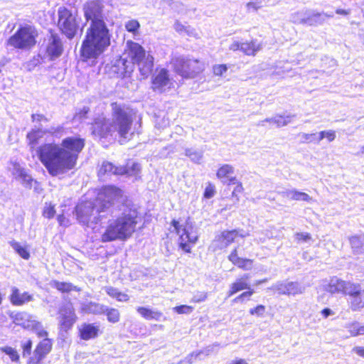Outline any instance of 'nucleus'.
I'll return each mask as SVG.
<instances>
[{
  "instance_id": "nucleus-51",
  "label": "nucleus",
  "mask_w": 364,
  "mask_h": 364,
  "mask_svg": "<svg viewBox=\"0 0 364 364\" xmlns=\"http://www.w3.org/2000/svg\"><path fill=\"white\" fill-rule=\"evenodd\" d=\"M218 346H219V344L217 343L208 346L204 349L197 351L196 353V357H199L201 354H203L205 356H208L214 352L215 348Z\"/></svg>"
},
{
  "instance_id": "nucleus-33",
  "label": "nucleus",
  "mask_w": 364,
  "mask_h": 364,
  "mask_svg": "<svg viewBox=\"0 0 364 364\" xmlns=\"http://www.w3.org/2000/svg\"><path fill=\"white\" fill-rule=\"evenodd\" d=\"M350 306L352 311H355L364 308V291H361L350 299Z\"/></svg>"
},
{
  "instance_id": "nucleus-59",
  "label": "nucleus",
  "mask_w": 364,
  "mask_h": 364,
  "mask_svg": "<svg viewBox=\"0 0 364 364\" xmlns=\"http://www.w3.org/2000/svg\"><path fill=\"white\" fill-rule=\"evenodd\" d=\"M295 240L298 242H308L311 239V236L309 233L296 232L294 235Z\"/></svg>"
},
{
  "instance_id": "nucleus-13",
  "label": "nucleus",
  "mask_w": 364,
  "mask_h": 364,
  "mask_svg": "<svg viewBox=\"0 0 364 364\" xmlns=\"http://www.w3.org/2000/svg\"><path fill=\"white\" fill-rule=\"evenodd\" d=\"M52 341L48 338H43L36 347L33 356L29 358L28 364H41L42 360L51 351Z\"/></svg>"
},
{
  "instance_id": "nucleus-32",
  "label": "nucleus",
  "mask_w": 364,
  "mask_h": 364,
  "mask_svg": "<svg viewBox=\"0 0 364 364\" xmlns=\"http://www.w3.org/2000/svg\"><path fill=\"white\" fill-rule=\"evenodd\" d=\"M122 171H120V175H127L128 176H137L141 171V166L139 164L129 161L125 166H120Z\"/></svg>"
},
{
  "instance_id": "nucleus-25",
  "label": "nucleus",
  "mask_w": 364,
  "mask_h": 364,
  "mask_svg": "<svg viewBox=\"0 0 364 364\" xmlns=\"http://www.w3.org/2000/svg\"><path fill=\"white\" fill-rule=\"evenodd\" d=\"M281 196L294 200L311 201V198L306 193L299 191L296 189H288L280 193Z\"/></svg>"
},
{
  "instance_id": "nucleus-52",
  "label": "nucleus",
  "mask_w": 364,
  "mask_h": 364,
  "mask_svg": "<svg viewBox=\"0 0 364 364\" xmlns=\"http://www.w3.org/2000/svg\"><path fill=\"white\" fill-rule=\"evenodd\" d=\"M140 26L139 23L134 19L130 20L125 24V28L129 32L136 33Z\"/></svg>"
},
{
  "instance_id": "nucleus-12",
  "label": "nucleus",
  "mask_w": 364,
  "mask_h": 364,
  "mask_svg": "<svg viewBox=\"0 0 364 364\" xmlns=\"http://www.w3.org/2000/svg\"><path fill=\"white\" fill-rule=\"evenodd\" d=\"M85 139L79 136H68L63 139L60 145L66 149V152L73 156V164L76 165L78 155L83 149Z\"/></svg>"
},
{
  "instance_id": "nucleus-37",
  "label": "nucleus",
  "mask_w": 364,
  "mask_h": 364,
  "mask_svg": "<svg viewBox=\"0 0 364 364\" xmlns=\"http://www.w3.org/2000/svg\"><path fill=\"white\" fill-rule=\"evenodd\" d=\"M234 171L235 169L232 166L228 164H223L218 168L216 176L218 178L221 180L223 182V181L226 180L231 174H232Z\"/></svg>"
},
{
  "instance_id": "nucleus-16",
  "label": "nucleus",
  "mask_w": 364,
  "mask_h": 364,
  "mask_svg": "<svg viewBox=\"0 0 364 364\" xmlns=\"http://www.w3.org/2000/svg\"><path fill=\"white\" fill-rule=\"evenodd\" d=\"M59 322L62 328L66 330L73 326L75 322L76 316L74 309L70 304H65L59 309Z\"/></svg>"
},
{
  "instance_id": "nucleus-28",
  "label": "nucleus",
  "mask_w": 364,
  "mask_h": 364,
  "mask_svg": "<svg viewBox=\"0 0 364 364\" xmlns=\"http://www.w3.org/2000/svg\"><path fill=\"white\" fill-rule=\"evenodd\" d=\"M122 170L120 166H115L109 161H104L99 170L98 175L100 177H103L106 175H120V171H122Z\"/></svg>"
},
{
  "instance_id": "nucleus-24",
  "label": "nucleus",
  "mask_w": 364,
  "mask_h": 364,
  "mask_svg": "<svg viewBox=\"0 0 364 364\" xmlns=\"http://www.w3.org/2000/svg\"><path fill=\"white\" fill-rule=\"evenodd\" d=\"M300 23H305L311 26L323 25L325 23L324 13L312 11L308 16L302 18Z\"/></svg>"
},
{
  "instance_id": "nucleus-27",
  "label": "nucleus",
  "mask_w": 364,
  "mask_h": 364,
  "mask_svg": "<svg viewBox=\"0 0 364 364\" xmlns=\"http://www.w3.org/2000/svg\"><path fill=\"white\" fill-rule=\"evenodd\" d=\"M349 241L354 254H364V233L352 236Z\"/></svg>"
},
{
  "instance_id": "nucleus-3",
  "label": "nucleus",
  "mask_w": 364,
  "mask_h": 364,
  "mask_svg": "<svg viewBox=\"0 0 364 364\" xmlns=\"http://www.w3.org/2000/svg\"><path fill=\"white\" fill-rule=\"evenodd\" d=\"M115 205L112 207L107 213L117 216L115 220L109 221L106 231L102 234L101 240L103 242H111L117 240H125L129 238L136 230L137 223V211L134 208H129L127 203H124V198L122 196V201H114Z\"/></svg>"
},
{
  "instance_id": "nucleus-20",
  "label": "nucleus",
  "mask_w": 364,
  "mask_h": 364,
  "mask_svg": "<svg viewBox=\"0 0 364 364\" xmlns=\"http://www.w3.org/2000/svg\"><path fill=\"white\" fill-rule=\"evenodd\" d=\"M228 259L237 267L243 270H250L253 261L250 259L242 258L237 255V250L235 248L228 256Z\"/></svg>"
},
{
  "instance_id": "nucleus-50",
  "label": "nucleus",
  "mask_w": 364,
  "mask_h": 364,
  "mask_svg": "<svg viewBox=\"0 0 364 364\" xmlns=\"http://www.w3.org/2000/svg\"><path fill=\"white\" fill-rule=\"evenodd\" d=\"M271 289L277 291L279 294L287 295V291H288V282H277L274 284Z\"/></svg>"
},
{
  "instance_id": "nucleus-44",
  "label": "nucleus",
  "mask_w": 364,
  "mask_h": 364,
  "mask_svg": "<svg viewBox=\"0 0 364 364\" xmlns=\"http://www.w3.org/2000/svg\"><path fill=\"white\" fill-rule=\"evenodd\" d=\"M29 329L33 331L39 338H46L48 336V332L44 330L42 323L36 320L33 322Z\"/></svg>"
},
{
  "instance_id": "nucleus-35",
  "label": "nucleus",
  "mask_w": 364,
  "mask_h": 364,
  "mask_svg": "<svg viewBox=\"0 0 364 364\" xmlns=\"http://www.w3.org/2000/svg\"><path fill=\"white\" fill-rule=\"evenodd\" d=\"M50 285L57 289L58 291L61 292H70L71 291H80L77 287L74 286L71 283L68 282H61L56 280H53L51 282Z\"/></svg>"
},
{
  "instance_id": "nucleus-10",
  "label": "nucleus",
  "mask_w": 364,
  "mask_h": 364,
  "mask_svg": "<svg viewBox=\"0 0 364 364\" xmlns=\"http://www.w3.org/2000/svg\"><path fill=\"white\" fill-rule=\"evenodd\" d=\"M175 71L186 78H193L196 74L200 73L204 65L198 60L186 59L183 57L176 58L173 60Z\"/></svg>"
},
{
  "instance_id": "nucleus-22",
  "label": "nucleus",
  "mask_w": 364,
  "mask_h": 364,
  "mask_svg": "<svg viewBox=\"0 0 364 364\" xmlns=\"http://www.w3.org/2000/svg\"><path fill=\"white\" fill-rule=\"evenodd\" d=\"M106 310L107 306L93 301L83 303L81 306V311L88 314H104Z\"/></svg>"
},
{
  "instance_id": "nucleus-40",
  "label": "nucleus",
  "mask_w": 364,
  "mask_h": 364,
  "mask_svg": "<svg viewBox=\"0 0 364 364\" xmlns=\"http://www.w3.org/2000/svg\"><path fill=\"white\" fill-rule=\"evenodd\" d=\"M185 155L189 157L191 161L200 164L203 156V152L194 149H186Z\"/></svg>"
},
{
  "instance_id": "nucleus-9",
  "label": "nucleus",
  "mask_w": 364,
  "mask_h": 364,
  "mask_svg": "<svg viewBox=\"0 0 364 364\" xmlns=\"http://www.w3.org/2000/svg\"><path fill=\"white\" fill-rule=\"evenodd\" d=\"M172 225L179 235L180 247L186 252H191V248L189 244H195L198 238L197 228L188 220L186 222L185 225H181L178 221L173 220Z\"/></svg>"
},
{
  "instance_id": "nucleus-62",
  "label": "nucleus",
  "mask_w": 364,
  "mask_h": 364,
  "mask_svg": "<svg viewBox=\"0 0 364 364\" xmlns=\"http://www.w3.org/2000/svg\"><path fill=\"white\" fill-rule=\"evenodd\" d=\"M213 73L217 76H221L228 70L226 65H216L213 66Z\"/></svg>"
},
{
  "instance_id": "nucleus-38",
  "label": "nucleus",
  "mask_w": 364,
  "mask_h": 364,
  "mask_svg": "<svg viewBox=\"0 0 364 364\" xmlns=\"http://www.w3.org/2000/svg\"><path fill=\"white\" fill-rule=\"evenodd\" d=\"M17 180L20 181L21 183L26 188L31 189L34 184V188L35 190H37L36 186L38 185V183L28 173L27 171H26V172H24Z\"/></svg>"
},
{
  "instance_id": "nucleus-17",
  "label": "nucleus",
  "mask_w": 364,
  "mask_h": 364,
  "mask_svg": "<svg viewBox=\"0 0 364 364\" xmlns=\"http://www.w3.org/2000/svg\"><path fill=\"white\" fill-rule=\"evenodd\" d=\"M33 299V296L28 292H21L17 287H11L9 300L14 306H23Z\"/></svg>"
},
{
  "instance_id": "nucleus-43",
  "label": "nucleus",
  "mask_w": 364,
  "mask_h": 364,
  "mask_svg": "<svg viewBox=\"0 0 364 364\" xmlns=\"http://www.w3.org/2000/svg\"><path fill=\"white\" fill-rule=\"evenodd\" d=\"M336 137V132L332 129L324 130L318 133L317 144H318L323 139H326L328 142L335 140Z\"/></svg>"
},
{
  "instance_id": "nucleus-14",
  "label": "nucleus",
  "mask_w": 364,
  "mask_h": 364,
  "mask_svg": "<svg viewBox=\"0 0 364 364\" xmlns=\"http://www.w3.org/2000/svg\"><path fill=\"white\" fill-rule=\"evenodd\" d=\"M63 46L60 36L54 33H50L48 38L46 53L51 60H54L61 55Z\"/></svg>"
},
{
  "instance_id": "nucleus-57",
  "label": "nucleus",
  "mask_w": 364,
  "mask_h": 364,
  "mask_svg": "<svg viewBox=\"0 0 364 364\" xmlns=\"http://www.w3.org/2000/svg\"><path fill=\"white\" fill-rule=\"evenodd\" d=\"M207 299V293L204 291H198L193 295L191 301L194 303H199L205 301Z\"/></svg>"
},
{
  "instance_id": "nucleus-4",
  "label": "nucleus",
  "mask_w": 364,
  "mask_h": 364,
  "mask_svg": "<svg viewBox=\"0 0 364 364\" xmlns=\"http://www.w3.org/2000/svg\"><path fill=\"white\" fill-rule=\"evenodd\" d=\"M38 156L48 173L55 176L75 168L73 156L60 144L47 143L38 149Z\"/></svg>"
},
{
  "instance_id": "nucleus-39",
  "label": "nucleus",
  "mask_w": 364,
  "mask_h": 364,
  "mask_svg": "<svg viewBox=\"0 0 364 364\" xmlns=\"http://www.w3.org/2000/svg\"><path fill=\"white\" fill-rule=\"evenodd\" d=\"M305 287L295 282H288V291L287 295L296 296L305 291Z\"/></svg>"
},
{
  "instance_id": "nucleus-1",
  "label": "nucleus",
  "mask_w": 364,
  "mask_h": 364,
  "mask_svg": "<svg viewBox=\"0 0 364 364\" xmlns=\"http://www.w3.org/2000/svg\"><path fill=\"white\" fill-rule=\"evenodd\" d=\"M112 107V121L104 115H100L94 119L90 129L95 138L107 139L117 133L125 139H129L133 132L132 110L124 105L113 102Z\"/></svg>"
},
{
  "instance_id": "nucleus-58",
  "label": "nucleus",
  "mask_w": 364,
  "mask_h": 364,
  "mask_svg": "<svg viewBox=\"0 0 364 364\" xmlns=\"http://www.w3.org/2000/svg\"><path fill=\"white\" fill-rule=\"evenodd\" d=\"M360 323L353 322L348 325L347 328L351 336H358Z\"/></svg>"
},
{
  "instance_id": "nucleus-47",
  "label": "nucleus",
  "mask_w": 364,
  "mask_h": 364,
  "mask_svg": "<svg viewBox=\"0 0 364 364\" xmlns=\"http://www.w3.org/2000/svg\"><path fill=\"white\" fill-rule=\"evenodd\" d=\"M294 117V115H276L274 117V124H275L277 127L286 126L291 122V118Z\"/></svg>"
},
{
  "instance_id": "nucleus-34",
  "label": "nucleus",
  "mask_w": 364,
  "mask_h": 364,
  "mask_svg": "<svg viewBox=\"0 0 364 364\" xmlns=\"http://www.w3.org/2000/svg\"><path fill=\"white\" fill-rule=\"evenodd\" d=\"M361 291L360 284L344 281L343 294L348 295L350 299Z\"/></svg>"
},
{
  "instance_id": "nucleus-42",
  "label": "nucleus",
  "mask_w": 364,
  "mask_h": 364,
  "mask_svg": "<svg viewBox=\"0 0 364 364\" xmlns=\"http://www.w3.org/2000/svg\"><path fill=\"white\" fill-rule=\"evenodd\" d=\"M12 248L24 259H28L30 257V253L26 247L21 245V244L15 240L9 242Z\"/></svg>"
},
{
  "instance_id": "nucleus-2",
  "label": "nucleus",
  "mask_w": 364,
  "mask_h": 364,
  "mask_svg": "<svg viewBox=\"0 0 364 364\" xmlns=\"http://www.w3.org/2000/svg\"><path fill=\"white\" fill-rule=\"evenodd\" d=\"M122 199V190L112 186H105L94 201L82 202L76 206L77 219L84 225L97 224L115 205L114 201L119 203Z\"/></svg>"
},
{
  "instance_id": "nucleus-53",
  "label": "nucleus",
  "mask_w": 364,
  "mask_h": 364,
  "mask_svg": "<svg viewBox=\"0 0 364 364\" xmlns=\"http://www.w3.org/2000/svg\"><path fill=\"white\" fill-rule=\"evenodd\" d=\"M173 311L179 314H190L193 311V307L188 305H181L173 308Z\"/></svg>"
},
{
  "instance_id": "nucleus-21",
  "label": "nucleus",
  "mask_w": 364,
  "mask_h": 364,
  "mask_svg": "<svg viewBox=\"0 0 364 364\" xmlns=\"http://www.w3.org/2000/svg\"><path fill=\"white\" fill-rule=\"evenodd\" d=\"M11 318L16 325L27 329L30 328L31 325L35 321L32 315L24 311L16 313L11 315Z\"/></svg>"
},
{
  "instance_id": "nucleus-5",
  "label": "nucleus",
  "mask_w": 364,
  "mask_h": 364,
  "mask_svg": "<svg viewBox=\"0 0 364 364\" xmlns=\"http://www.w3.org/2000/svg\"><path fill=\"white\" fill-rule=\"evenodd\" d=\"M110 45V34L106 23H95L87 28L80 48L83 60L96 59Z\"/></svg>"
},
{
  "instance_id": "nucleus-18",
  "label": "nucleus",
  "mask_w": 364,
  "mask_h": 364,
  "mask_svg": "<svg viewBox=\"0 0 364 364\" xmlns=\"http://www.w3.org/2000/svg\"><path fill=\"white\" fill-rule=\"evenodd\" d=\"M110 69L113 73L122 77L126 73H131L133 70V66L131 61L126 58L120 57L112 63Z\"/></svg>"
},
{
  "instance_id": "nucleus-36",
  "label": "nucleus",
  "mask_w": 364,
  "mask_h": 364,
  "mask_svg": "<svg viewBox=\"0 0 364 364\" xmlns=\"http://www.w3.org/2000/svg\"><path fill=\"white\" fill-rule=\"evenodd\" d=\"M105 291L109 296L116 299L119 301H127L129 299L128 294L119 291L117 289L112 287H105Z\"/></svg>"
},
{
  "instance_id": "nucleus-29",
  "label": "nucleus",
  "mask_w": 364,
  "mask_h": 364,
  "mask_svg": "<svg viewBox=\"0 0 364 364\" xmlns=\"http://www.w3.org/2000/svg\"><path fill=\"white\" fill-rule=\"evenodd\" d=\"M343 280L333 277L326 285L323 286V289L331 294L343 293Z\"/></svg>"
},
{
  "instance_id": "nucleus-7",
  "label": "nucleus",
  "mask_w": 364,
  "mask_h": 364,
  "mask_svg": "<svg viewBox=\"0 0 364 364\" xmlns=\"http://www.w3.org/2000/svg\"><path fill=\"white\" fill-rule=\"evenodd\" d=\"M58 14V28L68 39H73L79 30L82 32L83 26L81 23V18L76 12L73 13L65 7H60Z\"/></svg>"
},
{
  "instance_id": "nucleus-31",
  "label": "nucleus",
  "mask_w": 364,
  "mask_h": 364,
  "mask_svg": "<svg viewBox=\"0 0 364 364\" xmlns=\"http://www.w3.org/2000/svg\"><path fill=\"white\" fill-rule=\"evenodd\" d=\"M136 311L143 318L147 320L159 321L163 316L161 311L142 306L138 307Z\"/></svg>"
},
{
  "instance_id": "nucleus-63",
  "label": "nucleus",
  "mask_w": 364,
  "mask_h": 364,
  "mask_svg": "<svg viewBox=\"0 0 364 364\" xmlns=\"http://www.w3.org/2000/svg\"><path fill=\"white\" fill-rule=\"evenodd\" d=\"M265 311V306L263 305H258L254 309H251L250 310V314L251 315H257L258 316H262Z\"/></svg>"
},
{
  "instance_id": "nucleus-60",
  "label": "nucleus",
  "mask_w": 364,
  "mask_h": 364,
  "mask_svg": "<svg viewBox=\"0 0 364 364\" xmlns=\"http://www.w3.org/2000/svg\"><path fill=\"white\" fill-rule=\"evenodd\" d=\"M55 213V210L54 206L49 204L44 208L43 215L47 218H52L54 217Z\"/></svg>"
},
{
  "instance_id": "nucleus-26",
  "label": "nucleus",
  "mask_w": 364,
  "mask_h": 364,
  "mask_svg": "<svg viewBox=\"0 0 364 364\" xmlns=\"http://www.w3.org/2000/svg\"><path fill=\"white\" fill-rule=\"evenodd\" d=\"M241 49L243 53L247 55L255 56L262 49V44L257 40H252L250 42H242Z\"/></svg>"
},
{
  "instance_id": "nucleus-64",
  "label": "nucleus",
  "mask_w": 364,
  "mask_h": 364,
  "mask_svg": "<svg viewBox=\"0 0 364 364\" xmlns=\"http://www.w3.org/2000/svg\"><path fill=\"white\" fill-rule=\"evenodd\" d=\"M215 193V187L213 186H212L211 184H209V186H208L205 188V190L204 192V197L205 198H211L214 196Z\"/></svg>"
},
{
  "instance_id": "nucleus-8",
  "label": "nucleus",
  "mask_w": 364,
  "mask_h": 364,
  "mask_svg": "<svg viewBox=\"0 0 364 364\" xmlns=\"http://www.w3.org/2000/svg\"><path fill=\"white\" fill-rule=\"evenodd\" d=\"M38 35L34 27L21 26L7 40V46L21 50H29L36 45Z\"/></svg>"
},
{
  "instance_id": "nucleus-61",
  "label": "nucleus",
  "mask_w": 364,
  "mask_h": 364,
  "mask_svg": "<svg viewBox=\"0 0 364 364\" xmlns=\"http://www.w3.org/2000/svg\"><path fill=\"white\" fill-rule=\"evenodd\" d=\"M90 109L87 107H84L79 112H76L75 114L74 119L76 120H82L87 118V114H88Z\"/></svg>"
},
{
  "instance_id": "nucleus-55",
  "label": "nucleus",
  "mask_w": 364,
  "mask_h": 364,
  "mask_svg": "<svg viewBox=\"0 0 364 364\" xmlns=\"http://www.w3.org/2000/svg\"><path fill=\"white\" fill-rule=\"evenodd\" d=\"M301 139L305 142H315L317 144V138H318V133H314V134H306V133H302L301 134Z\"/></svg>"
},
{
  "instance_id": "nucleus-6",
  "label": "nucleus",
  "mask_w": 364,
  "mask_h": 364,
  "mask_svg": "<svg viewBox=\"0 0 364 364\" xmlns=\"http://www.w3.org/2000/svg\"><path fill=\"white\" fill-rule=\"evenodd\" d=\"M128 57L130 58L132 66L138 65L139 72L143 77H147L152 72L154 68V58L149 53H146L144 48L137 43L128 41Z\"/></svg>"
},
{
  "instance_id": "nucleus-41",
  "label": "nucleus",
  "mask_w": 364,
  "mask_h": 364,
  "mask_svg": "<svg viewBox=\"0 0 364 364\" xmlns=\"http://www.w3.org/2000/svg\"><path fill=\"white\" fill-rule=\"evenodd\" d=\"M9 169L16 179H18L26 171L18 162L16 161H10Z\"/></svg>"
},
{
  "instance_id": "nucleus-54",
  "label": "nucleus",
  "mask_w": 364,
  "mask_h": 364,
  "mask_svg": "<svg viewBox=\"0 0 364 364\" xmlns=\"http://www.w3.org/2000/svg\"><path fill=\"white\" fill-rule=\"evenodd\" d=\"M64 132V128L62 126L50 127L45 133H49L55 137H60Z\"/></svg>"
},
{
  "instance_id": "nucleus-46",
  "label": "nucleus",
  "mask_w": 364,
  "mask_h": 364,
  "mask_svg": "<svg viewBox=\"0 0 364 364\" xmlns=\"http://www.w3.org/2000/svg\"><path fill=\"white\" fill-rule=\"evenodd\" d=\"M0 350L8 355L13 362H18L19 355L17 350L10 346H3L0 348Z\"/></svg>"
},
{
  "instance_id": "nucleus-19",
  "label": "nucleus",
  "mask_w": 364,
  "mask_h": 364,
  "mask_svg": "<svg viewBox=\"0 0 364 364\" xmlns=\"http://www.w3.org/2000/svg\"><path fill=\"white\" fill-rule=\"evenodd\" d=\"M250 276L249 274H245L242 277L237 278L235 281L230 284L228 291V296L230 297L240 291L250 289Z\"/></svg>"
},
{
  "instance_id": "nucleus-15",
  "label": "nucleus",
  "mask_w": 364,
  "mask_h": 364,
  "mask_svg": "<svg viewBox=\"0 0 364 364\" xmlns=\"http://www.w3.org/2000/svg\"><path fill=\"white\" fill-rule=\"evenodd\" d=\"M239 235L237 230H225L218 235L213 242V250H222L227 247Z\"/></svg>"
},
{
  "instance_id": "nucleus-45",
  "label": "nucleus",
  "mask_w": 364,
  "mask_h": 364,
  "mask_svg": "<svg viewBox=\"0 0 364 364\" xmlns=\"http://www.w3.org/2000/svg\"><path fill=\"white\" fill-rule=\"evenodd\" d=\"M105 314H106L107 320L110 323H115L119 321L120 314L117 309L108 308L107 306V310Z\"/></svg>"
},
{
  "instance_id": "nucleus-49",
  "label": "nucleus",
  "mask_w": 364,
  "mask_h": 364,
  "mask_svg": "<svg viewBox=\"0 0 364 364\" xmlns=\"http://www.w3.org/2000/svg\"><path fill=\"white\" fill-rule=\"evenodd\" d=\"M41 56L38 55H36V56H33V58L30 60L29 61L26 62L25 64H24V67L25 68L28 70V71H31L33 70L37 65H40L41 63Z\"/></svg>"
},
{
  "instance_id": "nucleus-23",
  "label": "nucleus",
  "mask_w": 364,
  "mask_h": 364,
  "mask_svg": "<svg viewBox=\"0 0 364 364\" xmlns=\"http://www.w3.org/2000/svg\"><path fill=\"white\" fill-rule=\"evenodd\" d=\"M168 82L169 79L168 76V72L166 70L162 69L153 79V89L154 90L162 92L163 88L168 85Z\"/></svg>"
},
{
  "instance_id": "nucleus-30",
  "label": "nucleus",
  "mask_w": 364,
  "mask_h": 364,
  "mask_svg": "<svg viewBox=\"0 0 364 364\" xmlns=\"http://www.w3.org/2000/svg\"><path fill=\"white\" fill-rule=\"evenodd\" d=\"M80 337L83 340H89L95 338L99 331L98 326H95L93 324H83L80 329Z\"/></svg>"
},
{
  "instance_id": "nucleus-11",
  "label": "nucleus",
  "mask_w": 364,
  "mask_h": 364,
  "mask_svg": "<svg viewBox=\"0 0 364 364\" xmlns=\"http://www.w3.org/2000/svg\"><path fill=\"white\" fill-rule=\"evenodd\" d=\"M102 9L103 5L99 0L87 2L83 7L86 20L87 21H91L90 24H95V23H105Z\"/></svg>"
},
{
  "instance_id": "nucleus-56",
  "label": "nucleus",
  "mask_w": 364,
  "mask_h": 364,
  "mask_svg": "<svg viewBox=\"0 0 364 364\" xmlns=\"http://www.w3.org/2000/svg\"><path fill=\"white\" fill-rule=\"evenodd\" d=\"M33 343L31 340H28L21 344L23 348V356L26 357L31 355Z\"/></svg>"
},
{
  "instance_id": "nucleus-48",
  "label": "nucleus",
  "mask_w": 364,
  "mask_h": 364,
  "mask_svg": "<svg viewBox=\"0 0 364 364\" xmlns=\"http://www.w3.org/2000/svg\"><path fill=\"white\" fill-rule=\"evenodd\" d=\"M43 132L39 128L37 129H33L27 134V139L29 141L30 144H36L37 143V141L38 138L41 137L43 136Z\"/></svg>"
}]
</instances>
